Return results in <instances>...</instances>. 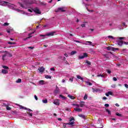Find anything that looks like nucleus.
Here are the masks:
<instances>
[{"label": "nucleus", "mask_w": 128, "mask_h": 128, "mask_svg": "<svg viewBox=\"0 0 128 128\" xmlns=\"http://www.w3.org/2000/svg\"><path fill=\"white\" fill-rule=\"evenodd\" d=\"M108 38H112L114 39V36H108Z\"/></svg>", "instance_id": "nucleus-48"}, {"label": "nucleus", "mask_w": 128, "mask_h": 128, "mask_svg": "<svg viewBox=\"0 0 128 128\" xmlns=\"http://www.w3.org/2000/svg\"><path fill=\"white\" fill-rule=\"evenodd\" d=\"M66 124H63V127H64V128H66Z\"/></svg>", "instance_id": "nucleus-58"}, {"label": "nucleus", "mask_w": 128, "mask_h": 128, "mask_svg": "<svg viewBox=\"0 0 128 128\" xmlns=\"http://www.w3.org/2000/svg\"><path fill=\"white\" fill-rule=\"evenodd\" d=\"M124 86L126 88H128V84H124Z\"/></svg>", "instance_id": "nucleus-53"}, {"label": "nucleus", "mask_w": 128, "mask_h": 128, "mask_svg": "<svg viewBox=\"0 0 128 128\" xmlns=\"http://www.w3.org/2000/svg\"><path fill=\"white\" fill-rule=\"evenodd\" d=\"M115 106H118H118H120V104H118V103H116V104H115Z\"/></svg>", "instance_id": "nucleus-60"}, {"label": "nucleus", "mask_w": 128, "mask_h": 128, "mask_svg": "<svg viewBox=\"0 0 128 128\" xmlns=\"http://www.w3.org/2000/svg\"><path fill=\"white\" fill-rule=\"evenodd\" d=\"M46 78H50V80L52 78V76H50L49 75H46L45 76Z\"/></svg>", "instance_id": "nucleus-27"}, {"label": "nucleus", "mask_w": 128, "mask_h": 128, "mask_svg": "<svg viewBox=\"0 0 128 128\" xmlns=\"http://www.w3.org/2000/svg\"><path fill=\"white\" fill-rule=\"evenodd\" d=\"M50 70H53L54 72L55 70H54V68H50Z\"/></svg>", "instance_id": "nucleus-57"}, {"label": "nucleus", "mask_w": 128, "mask_h": 128, "mask_svg": "<svg viewBox=\"0 0 128 128\" xmlns=\"http://www.w3.org/2000/svg\"><path fill=\"white\" fill-rule=\"evenodd\" d=\"M28 12H32V10L30 9H28Z\"/></svg>", "instance_id": "nucleus-64"}, {"label": "nucleus", "mask_w": 128, "mask_h": 128, "mask_svg": "<svg viewBox=\"0 0 128 128\" xmlns=\"http://www.w3.org/2000/svg\"><path fill=\"white\" fill-rule=\"evenodd\" d=\"M118 50V48H114L113 47L112 52H116V50Z\"/></svg>", "instance_id": "nucleus-31"}, {"label": "nucleus", "mask_w": 128, "mask_h": 128, "mask_svg": "<svg viewBox=\"0 0 128 128\" xmlns=\"http://www.w3.org/2000/svg\"><path fill=\"white\" fill-rule=\"evenodd\" d=\"M30 112H27V114H29V116H32V113H30Z\"/></svg>", "instance_id": "nucleus-35"}, {"label": "nucleus", "mask_w": 128, "mask_h": 128, "mask_svg": "<svg viewBox=\"0 0 128 128\" xmlns=\"http://www.w3.org/2000/svg\"><path fill=\"white\" fill-rule=\"evenodd\" d=\"M38 70H40V72H44V68L42 66L38 68Z\"/></svg>", "instance_id": "nucleus-11"}, {"label": "nucleus", "mask_w": 128, "mask_h": 128, "mask_svg": "<svg viewBox=\"0 0 128 128\" xmlns=\"http://www.w3.org/2000/svg\"><path fill=\"white\" fill-rule=\"evenodd\" d=\"M124 44V42L123 40H119L118 42V44L120 46H122V44Z\"/></svg>", "instance_id": "nucleus-8"}, {"label": "nucleus", "mask_w": 128, "mask_h": 128, "mask_svg": "<svg viewBox=\"0 0 128 128\" xmlns=\"http://www.w3.org/2000/svg\"><path fill=\"white\" fill-rule=\"evenodd\" d=\"M8 52L5 51V54H4L2 56V60H6V56H8Z\"/></svg>", "instance_id": "nucleus-6"}, {"label": "nucleus", "mask_w": 128, "mask_h": 128, "mask_svg": "<svg viewBox=\"0 0 128 128\" xmlns=\"http://www.w3.org/2000/svg\"><path fill=\"white\" fill-rule=\"evenodd\" d=\"M79 106L80 108H84V102H81Z\"/></svg>", "instance_id": "nucleus-14"}, {"label": "nucleus", "mask_w": 128, "mask_h": 128, "mask_svg": "<svg viewBox=\"0 0 128 128\" xmlns=\"http://www.w3.org/2000/svg\"><path fill=\"white\" fill-rule=\"evenodd\" d=\"M6 106V108L7 110H12V108L8 106Z\"/></svg>", "instance_id": "nucleus-30"}, {"label": "nucleus", "mask_w": 128, "mask_h": 128, "mask_svg": "<svg viewBox=\"0 0 128 128\" xmlns=\"http://www.w3.org/2000/svg\"><path fill=\"white\" fill-rule=\"evenodd\" d=\"M73 106H78V108H80V105H78V104H73Z\"/></svg>", "instance_id": "nucleus-38"}, {"label": "nucleus", "mask_w": 128, "mask_h": 128, "mask_svg": "<svg viewBox=\"0 0 128 128\" xmlns=\"http://www.w3.org/2000/svg\"><path fill=\"white\" fill-rule=\"evenodd\" d=\"M102 100H108V98L106 96L102 98Z\"/></svg>", "instance_id": "nucleus-63"}, {"label": "nucleus", "mask_w": 128, "mask_h": 128, "mask_svg": "<svg viewBox=\"0 0 128 128\" xmlns=\"http://www.w3.org/2000/svg\"><path fill=\"white\" fill-rule=\"evenodd\" d=\"M106 50H112H112H113V47H112L110 46H109L108 47H106Z\"/></svg>", "instance_id": "nucleus-17"}, {"label": "nucleus", "mask_w": 128, "mask_h": 128, "mask_svg": "<svg viewBox=\"0 0 128 128\" xmlns=\"http://www.w3.org/2000/svg\"><path fill=\"white\" fill-rule=\"evenodd\" d=\"M28 48L30 50H34V47L29 46Z\"/></svg>", "instance_id": "nucleus-51"}, {"label": "nucleus", "mask_w": 128, "mask_h": 128, "mask_svg": "<svg viewBox=\"0 0 128 128\" xmlns=\"http://www.w3.org/2000/svg\"><path fill=\"white\" fill-rule=\"evenodd\" d=\"M19 108H20V110L23 109V110H28V112H32V110H30V108H28L22 105H20Z\"/></svg>", "instance_id": "nucleus-3"}, {"label": "nucleus", "mask_w": 128, "mask_h": 128, "mask_svg": "<svg viewBox=\"0 0 128 128\" xmlns=\"http://www.w3.org/2000/svg\"><path fill=\"white\" fill-rule=\"evenodd\" d=\"M76 54V51L75 50H73L70 52L71 56H74V54Z\"/></svg>", "instance_id": "nucleus-24"}, {"label": "nucleus", "mask_w": 128, "mask_h": 128, "mask_svg": "<svg viewBox=\"0 0 128 128\" xmlns=\"http://www.w3.org/2000/svg\"><path fill=\"white\" fill-rule=\"evenodd\" d=\"M42 102H44V104H48V100L46 99L43 100Z\"/></svg>", "instance_id": "nucleus-29"}, {"label": "nucleus", "mask_w": 128, "mask_h": 128, "mask_svg": "<svg viewBox=\"0 0 128 128\" xmlns=\"http://www.w3.org/2000/svg\"><path fill=\"white\" fill-rule=\"evenodd\" d=\"M38 84H40V86H44V84H46L44 80H40L38 82Z\"/></svg>", "instance_id": "nucleus-10"}, {"label": "nucleus", "mask_w": 128, "mask_h": 128, "mask_svg": "<svg viewBox=\"0 0 128 128\" xmlns=\"http://www.w3.org/2000/svg\"><path fill=\"white\" fill-rule=\"evenodd\" d=\"M72 120H74V118H72L70 119V122H72Z\"/></svg>", "instance_id": "nucleus-59"}, {"label": "nucleus", "mask_w": 128, "mask_h": 128, "mask_svg": "<svg viewBox=\"0 0 128 128\" xmlns=\"http://www.w3.org/2000/svg\"><path fill=\"white\" fill-rule=\"evenodd\" d=\"M16 84H20V82H22V79L18 78V80L16 81Z\"/></svg>", "instance_id": "nucleus-26"}, {"label": "nucleus", "mask_w": 128, "mask_h": 128, "mask_svg": "<svg viewBox=\"0 0 128 128\" xmlns=\"http://www.w3.org/2000/svg\"><path fill=\"white\" fill-rule=\"evenodd\" d=\"M100 127H98V128L96 127V128H104V126L102 124H100Z\"/></svg>", "instance_id": "nucleus-52"}, {"label": "nucleus", "mask_w": 128, "mask_h": 128, "mask_svg": "<svg viewBox=\"0 0 128 128\" xmlns=\"http://www.w3.org/2000/svg\"><path fill=\"white\" fill-rule=\"evenodd\" d=\"M3 68H5V70H8V67L6 66H2Z\"/></svg>", "instance_id": "nucleus-33"}, {"label": "nucleus", "mask_w": 128, "mask_h": 128, "mask_svg": "<svg viewBox=\"0 0 128 128\" xmlns=\"http://www.w3.org/2000/svg\"><path fill=\"white\" fill-rule=\"evenodd\" d=\"M87 56H88V54H86V52H84L83 54V56H78V60H82L83 58H87Z\"/></svg>", "instance_id": "nucleus-5"}, {"label": "nucleus", "mask_w": 128, "mask_h": 128, "mask_svg": "<svg viewBox=\"0 0 128 128\" xmlns=\"http://www.w3.org/2000/svg\"><path fill=\"white\" fill-rule=\"evenodd\" d=\"M97 76H101V78H104V74H99V75H98Z\"/></svg>", "instance_id": "nucleus-43"}, {"label": "nucleus", "mask_w": 128, "mask_h": 128, "mask_svg": "<svg viewBox=\"0 0 128 128\" xmlns=\"http://www.w3.org/2000/svg\"><path fill=\"white\" fill-rule=\"evenodd\" d=\"M68 96L71 100H74V98H76L74 96H70V95H68Z\"/></svg>", "instance_id": "nucleus-21"}, {"label": "nucleus", "mask_w": 128, "mask_h": 128, "mask_svg": "<svg viewBox=\"0 0 128 128\" xmlns=\"http://www.w3.org/2000/svg\"><path fill=\"white\" fill-rule=\"evenodd\" d=\"M78 116H80V118H84V120L86 118V116L82 114H80Z\"/></svg>", "instance_id": "nucleus-18"}, {"label": "nucleus", "mask_w": 128, "mask_h": 128, "mask_svg": "<svg viewBox=\"0 0 128 128\" xmlns=\"http://www.w3.org/2000/svg\"><path fill=\"white\" fill-rule=\"evenodd\" d=\"M93 92H98V89L93 88Z\"/></svg>", "instance_id": "nucleus-54"}, {"label": "nucleus", "mask_w": 128, "mask_h": 128, "mask_svg": "<svg viewBox=\"0 0 128 128\" xmlns=\"http://www.w3.org/2000/svg\"><path fill=\"white\" fill-rule=\"evenodd\" d=\"M113 94L112 92H108L107 93H106V96H112Z\"/></svg>", "instance_id": "nucleus-12"}, {"label": "nucleus", "mask_w": 128, "mask_h": 128, "mask_svg": "<svg viewBox=\"0 0 128 128\" xmlns=\"http://www.w3.org/2000/svg\"><path fill=\"white\" fill-rule=\"evenodd\" d=\"M116 116H120V117L122 116V114L118 112L116 113Z\"/></svg>", "instance_id": "nucleus-28"}, {"label": "nucleus", "mask_w": 128, "mask_h": 128, "mask_svg": "<svg viewBox=\"0 0 128 128\" xmlns=\"http://www.w3.org/2000/svg\"><path fill=\"white\" fill-rule=\"evenodd\" d=\"M8 56L9 58H12V54L8 52Z\"/></svg>", "instance_id": "nucleus-36"}, {"label": "nucleus", "mask_w": 128, "mask_h": 128, "mask_svg": "<svg viewBox=\"0 0 128 128\" xmlns=\"http://www.w3.org/2000/svg\"><path fill=\"white\" fill-rule=\"evenodd\" d=\"M86 42L88 44H90V46H92V42H90V41H87Z\"/></svg>", "instance_id": "nucleus-50"}, {"label": "nucleus", "mask_w": 128, "mask_h": 128, "mask_svg": "<svg viewBox=\"0 0 128 128\" xmlns=\"http://www.w3.org/2000/svg\"><path fill=\"white\" fill-rule=\"evenodd\" d=\"M53 104L56 106H60V100L58 99L54 100Z\"/></svg>", "instance_id": "nucleus-9"}, {"label": "nucleus", "mask_w": 128, "mask_h": 128, "mask_svg": "<svg viewBox=\"0 0 128 128\" xmlns=\"http://www.w3.org/2000/svg\"><path fill=\"white\" fill-rule=\"evenodd\" d=\"M8 24H10L8 23L5 22V23H4V26H8Z\"/></svg>", "instance_id": "nucleus-37"}, {"label": "nucleus", "mask_w": 128, "mask_h": 128, "mask_svg": "<svg viewBox=\"0 0 128 128\" xmlns=\"http://www.w3.org/2000/svg\"><path fill=\"white\" fill-rule=\"evenodd\" d=\"M33 12H34L37 14H42V12H40V9H38V8H36L34 9Z\"/></svg>", "instance_id": "nucleus-4"}, {"label": "nucleus", "mask_w": 128, "mask_h": 128, "mask_svg": "<svg viewBox=\"0 0 128 128\" xmlns=\"http://www.w3.org/2000/svg\"><path fill=\"white\" fill-rule=\"evenodd\" d=\"M2 74H8V72L7 70H2Z\"/></svg>", "instance_id": "nucleus-16"}, {"label": "nucleus", "mask_w": 128, "mask_h": 128, "mask_svg": "<svg viewBox=\"0 0 128 128\" xmlns=\"http://www.w3.org/2000/svg\"><path fill=\"white\" fill-rule=\"evenodd\" d=\"M106 71L108 74H112V71H110V70H106Z\"/></svg>", "instance_id": "nucleus-41"}, {"label": "nucleus", "mask_w": 128, "mask_h": 128, "mask_svg": "<svg viewBox=\"0 0 128 128\" xmlns=\"http://www.w3.org/2000/svg\"><path fill=\"white\" fill-rule=\"evenodd\" d=\"M66 8L64 7H60L58 8L57 10H56V12H66V10H64Z\"/></svg>", "instance_id": "nucleus-2"}, {"label": "nucleus", "mask_w": 128, "mask_h": 128, "mask_svg": "<svg viewBox=\"0 0 128 128\" xmlns=\"http://www.w3.org/2000/svg\"><path fill=\"white\" fill-rule=\"evenodd\" d=\"M0 2L1 4H10V3H8V2H6V1H0Z\"/></svg>", "instance_id": "nucleus-20"}, {"label": "nucleus", "mask_w": 128, "mask_h": 128, "mask_svg": "<svg viewBox=\"0 0 128 128\" xmlns=\"http://www.w3.org/2000/svg\"><path fill=\"white\" fill-rule=\"evenodd\" d=\"M59 97L61 98L62 100H66V98L63 95L60 94Z\"/></svg>", "instance_id": "nucleus-19"}, {"label": "nucleus", "mask_w": 128, "mask_h": 128, "mask_svg": "<svg viewBox=\"0 0 128 128\" xmlns=\"http://www.w3.org/2000/svg\"><path fill=\"white\" fill-rule=\"evenodd\" d=\"M34 98L36 100H38V96H36V95H34Z\"/></svg>", "instance_id": "nucleus-56"}, {"label": "nucleus", "mask_w": 128, "mask_h": 128, "mask_svg": "<svg viewBox=\"0 0 128 128\" xmlns=\"http://www.w3.org/2000/svg\"><path fill=\"white\" fill-rule=\"evenodd\" d=\"M63 60L64 62H66V57H64Z\"/></svg>", "instance_id": "nucleus-62"}, {"label": "nucleus", "mask_w": 128, "mask_h": 128, "mask_svg": "<svg viewBox=\"0 0 128 128\" xmlns=\"http://www.w3.org/2000/svg\"><path fill=\"white\" fill-rule=\"evenodd\" d=\"M106 110L107 112H108V114H110V111L108 109H106Z\"/></svg>", "instance_id": "nucleus-34"}, {"label": "nucleus", "mask_w": 128, "mask_h": 128, "mask_svg": "<svg viewBox=\"0 0 128 128\" xmlns=\"http://www.w3.org/2000/svg\"><path fill=\"white\" fill-rule=\"evenodd\" d=\"M74 110L76 112H80L82 110V108H74Z\"/></svg>", "instance_id": "nucleus-13"}, {"label": "nucleus", "mask_w": 128, "mask_h": 128, "mask_svg": "<svg viewBox=\"0 0 128 128\" xmlns=\"http://www.w3.org/2000/svg\"><path fill=\"white\" fill-rule=\"evenodd\" d=\"M86 10L88 12H94V10H90V9H88V8H86Z\"/></svg>", "instance_id": "nucleus-44"}, {"label": "nucleus", "mask_w": 128, "mask_h": 128, "mask_svg": "<svg viewBox=\"0 0 128 128\" xmlns=\"http://www.w3.org/2000/svg\"><path fill=\"white\" fill-rule=\"evenodd\" d=\"M54 32H51L47 34L46 36H54Z\"/></svg>", "instance_id": "nucleus-15"}, {"label": "nucleus", "mask_w": 128, "mask_h": 128, "mask_svg": "<svg viewBox=\"0 0 128 128\" xmlns=\"http://www.w3.org/2000/svg\"><path fill=\"white\" fill-rule=\"evenodd\" d=\"M69 80L71 82H74V78H70Z\"/></svg>", "instance_id": "nucleus-39"}, {"label": "nucleus", "mask_w": 128, "mask_h": 128, "mask_svg": "<svg viewBox=\"0 0 128 128\" xmlns=\"http://www.w3.org/2000/svg\"><path fill=\"white\" fill-rule=\"evenodd\" d=\"M54 94L55 96L58 94H60V88L58 87V86H56V89L54 91Z\"/></svg>", "instance_id": "nucleus-7"}, {"label": "nucleus", "mask_w": 128, "mask_h": 128, "mask_svg": "<svg viewBox=\"0 0 128 128\" xmlns=\"http://www.w3.org/2000/svg\"><path fill=\"white\" fill-rule=\"evenodd\" d=\"M86 64H88V66H90V64H92V63L90 62L88 60H86Z\"/></svg>", "instance_id": "nucleus-25"}, {"label": "nucleus", "mask_w": 128, "mask_h": 128, "mask_svg": "<svg viewBox=\"0 0 128 128\" xmlns=\"http://www.w3.org/2000/svg\"><path fill=\"white\" fill-rule=\"evenodd\" d=\"M19 4H20V6H21V8H24V4H22L19 2Z\"/></svg>", "instance_id": "nucleus-42"}, {"label": "nucleus", "mask_w": 128, "mask_h": 128, "mask_svg": "<svg viewBox=\"0 0 128 128\" xmlns=\"http://www.w3.org/2000/svg\"><path fill=\"white\" fill-rule=\"evenodd\" d=\"M118 40H124V37H119L118 38Z\"/></svg>", "instance_id": "nucleus-40"}, {"label": "nucleus", "mask_w": 128, "mask_h": 128, "mask_svg": "<svg viewBox=\"0 0 128 128\" xmlns=\"http://www.w3.org/2000/svg\"><path fill=\"white\" fill-rule=\"evenodd\" d=\"M82 28H86V24H81Z\"/></svg>", "instance_id": "nucleus-45"}, {"label": "nucleus", "mask_w": 128, "mask_h": 128, "mask_svg": "<svg viewBox=\"0 0 128 128\" xmlns=\"http://www.w3.org/2000/svg\"><path fill=\"white\" fill-rule=\"evenodd\" d=\"M77 78H78V80H84V78H82L80 75H77Z\"/></svg>", "instance_id": "nucleus-22"}, {"label": "nucleus", "mask_w": 128, "mask_h": 128, "mask_svg": "<svg viewBox=\"0 0 128 128\" xmlns=\"http://www.w3.org/2000/svg\"><path fill=\"white\" fill-rule=\"evenodd\" d=\"M86 84H88V86H92V84L90 83V82H87Z\"/></svg>", "instance_id": "nucleus-46"}, {"label": "nucleus", "mask_w": 128, "mask_h": 128, "mask_svg": "<svg viewBox=\"0 0 128 128\" xmlns=\"http://www.w3.org/2000/svg\"><path fill=\"white\" fill-rule=\"evenodd\" d=\"M104 106H106V108H108V106H110V104H104Z\"/></svg>", "instance_id": "nucleus-49"}, {"label": "nucleus", "mask_w": 128, "mask_h": 128, "mask_svg": "<svg viewBox=\"0 0 128 128\" xmlns=\"http://www.w3.org/2000/svg\"><path fill=\"white\" fill-rule=\"evenodd\" d=\"M113 80H114V82H116V80H118V79L114 77Z\"/></svg>", "instance_id": "nucleus-47"}, {"label": "nucleus", "mask_w": 128, "mask_h": 128, "mask_svg": "<svg viewBox=\"0 0 128 128\" xmlns=\"http://www.w3.org/2000/svg\"><path fill=\"white\" fill-rule=\"evenodd\" d=\"M88 99V94H86L84 96V100H87Z\"/></svg>", "instance_id": "nucleus-32"}, {"label": "nucleus", "mask_w": 128, "mask_h": 128, "mask_svg": "<svg viewBox=\"0 0 128 128\" xmlns=\"http://www.w3.org/2000/svg\"><path fill=\"white\" fill-rule=\"evenodd\" d=\"M24 3L26 6H30V4H34V2L32 0H25Z\"/></svg>", "instance_id": "nucleus-1"}, {"label": "nucleus", "mask_w": 128, "mask_h": 128, "mask_svg": "<svg viewBox=\"0 0 128 128\" xmlns=\"http://www.w3.org/2000/svg\"><path fill=\"white\" fill-rule=\"evenodd\" d=\"M66 124H69L70 126H72V124H74V122H69L68 123H66Z\"/></svg>", "instance_id": "nucleus-23"}, {"label": "nucleus", "mask_w": 128, "mask_h": 128, "mask_svg": "<svg viewBox=\"0 0 128 128\" xmlns=\"http://www.w3.org/2000/svg\"><path fill=\"white\" fill-rule=\"evenodd\" d=\"M65 64H70L68 63V62L67 60L65 61Z\"/></svg>", "instance_id": "nucleus-61"}, {"label": "nucleus", "mask_w": 128, "mask_h": 128, "mask_svg": "<svg viewBox=\"0 0 128 128\" xmlns=\"http://www.w3.org/2000/svg\"><path fill=\"white\" fill-rule=\"evenodd\" d=\"M8 44H14L15 43L14 42H8Z\"/></svg>", "instance_id": "nucleus-55"}]
</instances>
